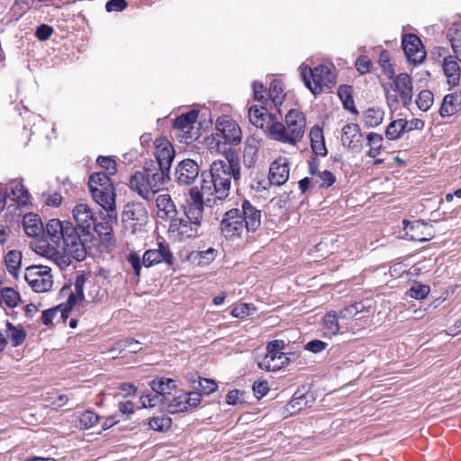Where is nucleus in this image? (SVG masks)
Returning <instances> with one entry per match:
<instances>
[{"instance_id": "nucleus-19", "label": "nucleus", "mask_w": 461, "mask_h": 461, "mask_svg": "<svg viewBox=\"0 0 461 461\" xmlns=\"http://www.w3.org/2000/svg\"><path fill=\"white\" fill-rule=\"evenodd\" d=\"M199 175V166L193 159H184L176 167L175 176L179 185H189Z\"/></svg>"}, {"instance_id": "nucleus-34", "label": "nucleus", "mask_w": 461, "mask_h": 461, "mask_svg": "<svg viewBox=\"0 0 461 461\" xmlns=\"http://www.w3.org/2000/svg\"><path fill=\"white\" fill-rule=\"evenodd\" d=\"M189 195H190V205L197 206L200 208H203L204 203H211L213 202V203H216L217 200H214V194H207L203 192V182L201 183V187L198 188L197 186H194L190 188L189 190Z\"/></svg>"}, {"instance_id": "nucleus-35", "label": "nucleus", "mask_w": 461, "mask_h": 461, "mask_svg": "<svg viewBox=\"0 0 461 461\" xmlns=\"http://www.w3.org/2000/svg\"><path fill=\"white\" fill-rule=\"evenodd\" d=\"M71 308H68L67 303H61L55 308L45 310L41 314L42 323L47 326L52 324L53 320L59 313L60 315V319L65 321L68 317Z\"/></svg>"}, {"instance_id": "nucleus-60", "label": "nucleus", "mask_w": 461, "mask_h": 461, "mask_svg": "<svg viewBox=\"0 0 461 461\" xmlns=\"http://www.w3.org/2000/svg\"><path fill=\"white\" fill-rule=\"evenodd\" d=\"M253 309L249 303H240L236 305L232 311L231 315L235 318H244L250 314V310Z\"/></svg>"}, {"instance_id": "nucleus-23", "label": "nucleus", "mask_w": 461, "mask_h": 461, "mask_svg": "<svg viewBox=\"0 0 461 461\" xmlns=\"http://www.w3.org/2000/svg\"><path fill=\"white\" fill-rule=\"evenodd\" d=\"M249 122L257 128L264 130L269 135V127L276 121V116L269 113L263 106H251L249 110Z\"/></svg>"}, {"instance_id": "nucleus-50", "label": "nucleus", "mask_w": 461, "mask_h": 461, "mask_svg": "<svg viewBox=\"0 0 461 461\" xmlns=\"http://www.w3.org/2000/svg\"><path fill=\"white\" fill-rule=\"evenodd\" d=\"M203 208H200L197 206L188 204L185 207V214L183 216L184 219L189 220L193 222H197L201 224V221L203 218Z\"/></svg>"}, {"instance_id": "nucleus-2", "label": "nucleus", "mask_w": 461, "mask_h": 461, "mask_svg": "<svg viewBox=\"0 0 461 461\" xmlns=\"http://www.w3.org/2000/svg\"><path fill=\"white\" fill-rule=\"evenodd\" d=\"M241 129L236 121L223 115L216 121L215 132L206 139V146L211 153L229 155L231 146L240 143Z\"/></svg>"}, {"instance_id": "nucleus-31", "label": "nucleus", "mask_w": 461, "mask_h": 461, "mask_svg": "<svg viewBox=\"0 0 461 461\" xmlns=\"http://www.w3.org/2000/svg\"><path fill=\"white\" fill-rule=\"evenodd\" d=\"M456 59L453 56H447L443 61V71L448 84L452 86L457 85L460 78V67Z\"/></svg>"}, {"instance_id": "nucleus-49", "label": "nucleus", "mask_w": 461, "mask_h": 461, "mask_svg": "<svg viewBox=\"0 0 461 461\" xmlns=\"http://www.w3.org/2000/svg\"><path fill=\"white\" fill-rule=\"evenodd\" d=\"M149 426L155 431H164L171 427V419L166 416L154 417L149 420Z\"/></svg>"}, {"instance_id": "nucleus-41", "label": "nucleus", "mask_w": 461, "mask_h": 461, "mask_svg": "<svg viewBox=\"0 0 461 461\" xmlns=\"http://www.w3.org/2000/svg\"><path fill=\"white\" fill-rule=\"evenodd\" d=\"M77 427L79 429H88L94 427L99 420V416L92 410H86L77 416Z\"/></svg>"}, {"instance_id": "nucleus-42", "label": "nucleus", "mask_w": 461, "mask_h": 461, "mask_svg": "<svg viewBox=\"0 0 461 461\" xmlns=\"http://www.w3.org/2000/svg\"><path fill=\"white\" fill-rule=\"evenodd\" d=\"M407 122L403 119H399L392 122L386 128L385 136L390 140H398L402 133L405 131Z\"/></svg>"}, {"instance_id": "nucleus-24", "label": "nucleus", "mask_w": 461, "mask_h": 461, "mask_svg": "<svg viewBox=\"0 0 461 461\" xmlns=\"http://www.w3.org/2000/svg\"><path fill=\"white\" fill-rule=\"evenodd\" d=\"M242 223L247 231L254 232L261 224V212L245 200L241 204Z\"/></svg>"}, {"instance_id": "nucleus-44", "label": "nucleus", "mask_w": 461, "mask_h": 461, "mask_svg": "<svg viewBox=\"0 0 461 461\" xmlns=\"http://www.w3.org/2000/svg\"><path fill=\"white\" fill-rule=\"evenodd\" d=\"M338 94L343 103L344 108L354 113H357V111L356 110L354 99L352 97L351 87L348 86H341L339 88Z\"/></svg>"}, {"instance_id": "nucleus-22", "label": "nucleus", "mask_w": 461, "mask_h": 461, "mask_svg": "<svg viewBox=\"0 0 461 461\" xmlns=\"http://www.w3.org/2000/svg\"><path fill=\"white\" fill-rule=\"evenodd\" d=\"M363 134L357 123H347L341 130V142L344 147L351 150L361 148Z\"/></svg>"}, {"instance_id": "nucleus-29", "label": "nucleus", "mask_w": 461, "mask_h": 461, "mask_svg": "<svg viewBox=\"0 0 461 461\" xmlns=\"http://www.w3.org/2000/svg\"><path fill=\"white\" fill-rule=\"evenodd\" d=\"M69 221H61L59 219H51L46 224V232L50 240L56 245L60 246L65 227H68Z\"/></svg>"}, {"instance_id": "nucleus-43", "label": "nucleus", "mask_w": 461, "mask_h": 461, "mask_svg": "<svg viewBox=\"0 0 461 461\" xmlns=\"http://www.w3.org/2000/svg\"><path fill=\"white\" fill-rule=\"evenodd\" d=\"M20 301L19 294L13 288L5 287L0 290V304L5 303L8 307L17 306Z\"/></svg>"}, {"instance_id": "nucleus-40", "label": "nucleus", "mask_w": 461, "mask_h": 461, "mask_svg": "<svg viewBox=\"0 0 461 461\" xmlns=\"http://www.w3.org/2000/svg\"><path fill=\"white\" fill-rule=\"evenodd\" d=\"M366 140L369 147L366 156L369 158L377 157L383 149V136L375 132H370L367 134Z\"/></svg>"}, {"instance_id": "nucleus-36", "label": "nucleus", "mask_w": 461, "mask_h": 461, "mask_svg": "<svg viewBox=\"0 0 461 461\" xmlns=\"http://www.w3.org/2000/svg\"><path fill=\"white\" fill-rule=\"evenodd\" d=\"M9 194L18 203L25 205L29 202V193L21 181H12L8 185Z\"/></svg>"}, {"instance_id": "nucleus-8", "label": "nucleus", "mask_w": 461, "mask_h": 461, "mask_svg": "<svg viewBox=\"0 0 461 461\" xmlns=\"http://www.w3.org/2000/svg\"><path fill=\"white\" fill-rule=\"evenodd\" d=\"M63 236L61 244H63L65 252L77 261L85 259L86 255V244L91 240V235L81 231L69 222L68 227H65Z\"/></svg>"}, {"instance_id": "nucleus-57", "label": "nucleus", "mask_w": 461, "mask_h": 461, "mask_svg": "<svg viewBox=\"0 0 461 461\" xmlns=\"http://www.w3.org/2000/svg\"><path fill=\"white\" fill-rule=\"evenodd\" d=\"M140 402H141L142 407L152 408L158 404L163 405V396H161L159 394H156L154 393L153 394H147V395L141 396Z\"/></svg>"}, {"instance_id": "nucleus-7", "label": "nucleus", "mask_w": 461, "mask_h": 461, "mask_svg": "<svg viewBox=\"0 0 461 461\" xmlns=\"http://www.w3.org/2000/svg\"><path fill=\"white\" fill-rule=\"evenodd\" d=\"M300 73L304 85L314 95L320 94L323 87H331L335 84L334 73L326 66L320 65L313 69L301 65Z\"/></svg>"}, {"instance_id": "nucleus-1", "label": "nucleus", "mask_w": 461, "mask_h": 461, "mask_svg": "<svg viewBox=\"0 0 461 461\" xmlns=\"http://www.w3.org/2000/svg\"><path fill=\"white\" fill-rule=\"evenodd\" d=\"M240 175V163L233 154L227 155L226 160H215L211 165L210 173L201 175L203 192L213 194L214 200H225L230 194L231 180H238Z\"/></svg>"}, {"instance_id": "nucleus-6", "label": "nucleus", "mask_w": 461, "mask_h": 461, "mask_svg": "<svg viewBox=\"0 0 461 461\" xmlns=\"http://www.w3.org/2000/svg\"><path fill=\"white\" fill-rule=\"evenodd\" d=\"M128 262L131 264L137 276L140 275L141 266L150 267L155 265L165 263L167 266H172L175 262V258L167 244L159 242L157 249H150L144 252L142 258L136 253H130L127 258Z\"/></svg>"}, {"instance_id": "nucleus-53", "label": "nucleus", "mask_w": 461, "mask_h": 461, "mask_svg": "<svg viewBox=\"0 0 461 461\" xmlns=\"http://www.w3.org/2000/svg\"><path fill=\"white\" fill-rule=\"evenodd\" d=\"M335 176L329 170L319 172L315 182L319 184L320 187L328 188L335 183Z\"/></svg>"}, {"instance_id": "nucleus-26", "label": "nucleus", "mask_w": 461, "mask_h": 461, "mask_svg": "<svg viewBox=\"0 0 461 461\" xmlns=\"http://www.w3.org/2000/svg\"><path fill=\"white\" fill-rule=\"evenodd\" d=\"M157 215L164 221H170L176 218L177 214L176 207L171 196L168 194H162L156 198Z\"/></svg>"}, {"instance_id": "nucleus-46", "label": "nucleus", "mask_w": 461, "mask_h": 461, "mask_svg": "<svg viewBox=\"0 0 461 461\" xmlns=\"http://www.w3.org/2000/svg\"><path fill=\"white\" fill-rule=\"evenodd\" d=\"M365 306L362 303H355L341 309L338 315L340 319L349 320L363 312Z\"/></svg>"}, {"instance_id": "nucleus-45", "label": "nucleus", "mask_w": 461, "mask_h": 461, "mask_svg": "<svg viewBox=\"0 0 461 461\" xmlns=\"http://www.w3.org/2000/svg\"><path fill=\"white\" fill-rule=\"evenodd\" d=\"M283 87L277 80H273L270 83L268 95L276 107L280 106L283 103Z\"/></svg>"}, {"instance_id": "nucleus-27", "label": "nucleus", "mask_w": 461, "mask_h": 461, "mask_svg": "<svg viewBox=\"0 0 461 461\" xmlns=\"http://www.w3.org/2000/svg\"><path fill=\"white\" fill-rule=\"evenodd\" d=\"M86 281V277L85 274H77L74 283L75 291H71L70 286H63L61 289V294L63 295H68V298L67 300L68 308H73L77 304V303L82 301L84 299V286Z\"/></svg>"}, {"instance_id": "nucleus-62", "label": "nucleus", "mask_w": 461, "mask_h": 461, "mask_svg": "<svg viewBox=\"0 0 461 461\" xmlns=\"http://www.w3.org/2000/svg\"><path fill=\"white\" fill-rule=\"evenodd\" d=\"M69 255L65 256L58 251H52L50 258L59 266V268H64L70 264Z\"/></svg>"}, {"instance_id": "nucleus-3", "label": "nucleus", "mask_w": 461, "mask_h": 461, "mask_svg": "<svg viewBox=\"0 0 461 461\" xmlns=\"http://www.w3.org/2000/svg\"><path fill=\"white\" fill-rule=\"evenodd\" d=\"M305 125L304 114L296 109H291L285 114V123L276 120L268 126L269 137L276 141L295 145L302 140Z\"/></svg>"}, {"instance_id": "nucleus-38", "label": "nucleus", "mask_w": 461, "mask_h": 461, "mask_svg": "<svg viewBox=\"0 0 461 461\" xmlns=\"http://www.w3.org/2000/svg\"><path fill=\"white\" fill-rule=\"evenodd\" d=\"M140 342L131 338H127L117 341L110 349V352L116 351L118 353H137L141 350Z\"/></svg>"}, {"instance_id": "nucleus-11", "label": "nucleus", "mask_w": 461, "mask_h": 461, "mask_svg": "<svg viewBox=\"0 0 461 461\" xmlns=\"http://www.w3.org/2000/svg\"><path fill=\"white\" fill-rule=\"evenodd\" d=\"M198 112L192 110L175 120L174 128L178 131L176 137L181 142L190 144L199 138V128L195 127Z\"/></svg>"}, {"instance_id": "nucleus-39", "label": "nucleus", "mask_w": 461, "mask_h": 461, "mask_svg": "<svg viewBox=\"0 0 461 461\" xmlns=\"http://www.w3.org/2000/svg\"><path fill=\"white\" fill-rule=\"evenodd\" d=\"M384 111L379 107L368 108L364 113V122L368 128H375L383 122Z\"/></svg>"}, {"instance_id": "nucleus-58", "label": "nucleus", "mask_w": 461, "mask_h": 461, "mask_svg": "<svg viewBox=\"0 0 461 461\" xmlns=\"http://www.w3.org/2000/svg\"><path fill=\"white\" fill-rule=\"evenodd\" d=\"M218 251L212 248L198 252V265H208L212 262Z\"/></svg>"}, {"instance_id": "nucleus-47", "label": "nucleus", "mask_w": 461, "mask_h": 461, "mask_svg": "<svg viewBox=\"0 0 461 461\" xmlns=\"http://www.w3.org/2000/svg\"><path fill=\"white\" fill-rule=\"evenodd\" d=\"M416 104L420 110L428 111L433 104V94L429 90H422L418 95Z\"/></svg>"}, {"instance_id": "nucleus-61", "label": "nucleus", "mask_w": 461, "mask_h": 461, "mask_svg": "<svg viewBox=\"0 0 461 461\" xmlns=\"http://www.w3.org/2000/svg\"><path fill=\"white\" fill-rule=\"evenodd\" d=\"M199 386L205 394H210L215 392L218 388L215 381L201 377H199Z\"/></svg>"}, {"instance_id": "nucleus-10", "label": "nucleus", "mask_w": 461, "mask_h": 461, "mask_svg": "<svg viewBox=\"0 0 461 461\" xmlns=\"http://www.w3.org/2000/svg\"><path fill=\"white\" fill-rule=\"evenodd\" d=\"M50 272V267L47 266L33 265L26 267L24 278L34 292L45 293L50 290L53 285Z\"/></svg>"}, {"instance_id": "nucleus-51", "label": "nucleus", "mask_w": 461, "mask_h": 461, "mask_svg": "<svg viewBox=\"0 0 461 461\" xmlns=\"http://www.w3.org/2000/svg\"><path fill=\"white\" fill-rule=\"evenodd\" d=\"M449 36L455 58L461 62V28L456 29Z\"/></svg>"}, {"instance_id": "nucleus-30", "label": "nucleus", "mask_w": 461, "mask_h": 461, "mask_svg": "<svg viewBox=\"0 0 461 461\" xmlns=\"http://www.w3.org/2000/svg\"><path fill=\"white\" fill-rule=\"evenodd\" d=\"M459 110H461V95L453 93L444 97L439 113L442 117H447L456 113Z\"/></svg>"}, {"instance_id": "nucleus-18", "label": "nucleus", "mask_w": 461, "mask_h": 461, "mask_svg": "<svg viewBox=\"0 0 461 461\" xmlns=\"http://www.w3.org/2000/svg\"><path fill=\"white\" fill-rule=\"evenodd\" d=\"M148 212L140 203H129L122 212V221L131 224L133 231L137 227L145 225L148 221Z\"/></svg>"}, {"instance_id": "nucleus-37", "label": "nucleus", "mask_w": 461, "mask_h": 461, "mask_svg": "<svg viewBox=\"0 0 461 461\" xmlns=\"http://www.w3.org/2000/svg\"><path fill=\"white\" fill-rule=\"evenodd\" d=\"M339 315L335 312H328L323 317V336L331 338L337 335L340 330L338 319Z\"/></svg>"}, {"instance_id": "nucleus-20", "label": "nucleus", "mask_w": 461, "mask_h": 461, "mask_svg": "<svg viewBox=\"0 0 461 461\" xmlns=\"http://www.w3.org/2000/svg\"><path fill=\"white\" fill-rule=\"evenodd\" d=\"M73 218L77 229L91 235L92 227L95 225V217L90 207L86 203L76 205L72 211Z\"/></svg>"}, {"instance_id": "nucleus-5", "label": "nucleus", "mask_w": 461, "mask_h": 461, "mask_svg": "<svg viewBox=\"0 0 461 461\" xmlns=\"http://www.w3.org/2000/svg\"><path fill=\"white\" fill-rule=\"evenodd\" d=\"M168 179L169 176L163 172L146 168L143 171H136L131 176L129 187L144 200L150 201Z\"/></svg>"}, {"instance_id": "nucleus-16", "label": "nucleus", "mask_w": 461, "mask_h": 461, "mask_svg": "<svg viewBox=\"0 0 461 461\" xmlns=\"http://www.w3.org/2000/svg\"><path fill=\"white\" fill-rule=\"evenodd\" d=\"M402 49L409 62L417 65L426 58V51L420 38L414 34H407L402 38Z\"/></svg>"}, {"instance_id": "nucleus-28", "label": "nucleus", "mask_w": 461, "mask_h": 461, "mask_svg": "<svg viewBox=\"0 0 461 461\" xmlns=\"http://www.w3.org/2000/svg\"><path fill=\"white\" fill-rule=\"evenodd\" d=\"M23 226L24 232L31 238H40L44 233L43 223L36 213H27L23 216Z\"/></svg>"}, {"instance_id": "nucleus-14", "label": "nucleus", "mask_w": 461, "mask_h": 461, "mask_svg": "<svg viewBox=\"0 0 461 461\" xmlns=\"http://www.w3.org/2000/svg\"><path fill=\"white\" fill-rule=\"evenodd\" d=\"M155 157L158 164L157 170L169 176V169L175 158V150L170 141L166 138H158L154 142Z\"/></svg>"}, {"instance_id": "nucleus-54", "label": "nucleus", "mask_w": 461, "mask_h": 461, "mask_svg": "<svg viewBox=\"0 0 461 461\" xmlns=\"http://www.w3.org/2000/svg\"><path fill=\"white\" fill-rule=\"evenodd\" d=\"M430 288L426 285H415L409 289L410 297L421 300L424 299L429 294Z\"/></svg>"}, {"instance_id": "nucleus-32", "label": "nucleus", "mask_w": 461, "mask_h": 461, "mask_svg": "<svg viewBox=\"0 0 461 461\" xmlns=\"http://www.w3.org/2000/svg\"><path fill=\"white\" fill-rule=\"evenodd\" d=\"M5 336L11 342L12 346L14 348L21 346L24 342L27 336L23 327L21 325H14L10 321L5 322Z\"/></svg>"}, {"instance_id": "nucleus-15", "label": "nucleus", "mask_w": 461, "mask_h": 461, "mask_svg": "<svg viewBox=\"0 0 461 461\" xmlns=\"http://www.w3.org/2000/svg\"><path fill=\"white\" fill-rule=\"evenodd\" d=\"M200 223L190 221L183 217L175 218L169 224L168 231L176 239L185 240L200 235Z\"/></svg>"}, {"instance_id": "nucleus-25", "label": "nucleus", "mask_w": 461, "mask_h": 461, "mask_svg": "<svg viewBox=\"0 0 461 461\" xmlns=\"http://www.w3.org/2000/svg\"><path fill=\"white\" fill-rule=\"evenodd\" d=\"M394 92H397L404 106L411 103L413 90L412 80L406 73H401L395 77L393 81Z\"/></svg>"}, {"instance_id": "nucleus-64", "label": "nucleus", "mask_w": 461, "mask_h": 461, "mask_svg": "<svg viewBox=\"0 0 461 461\" xmlns=\"http://www.w3.org/2000/svg\"><path fill=\"white\" fill-rule=\"evenodd\" d=\"M252 388H253V392H254L255 395L258 398H261V397L267 395V393L269 391L267 382H266V381L255 382L253 384Z\"/></svg>"}, {"instance_id": "nucleus-33", "label": "nucleus", "mask_w": 461, "mask_h": 461, "mask_svg": "<svg viewBox=\"0 0 461 461\" xmlns=\"http://www.w3.org/2000/svg\"><path fill=\"white\" fill-rule=\"evenodd\" d=\"M149 385L156 394L163 396V402L172 394V390L176 389V382L169 378L152 380Z\"/></svg>"}, {"instance_id": "nucleus-52", "label": "nucleus", "mask_w": 461, "mask_h": 461, "mask_svg": "<svg viewBox=\"0 0 461 461\" xmlns=\"http://www.w3.org/2000/svg\"><path fill=\"white\" fill-rule=\"evenodd\" d=\"M5 261L9 271L16 270L21 265L22 254L17 250H11L6 254Z\"/></svg>"}, {"instance_id": "nucleus-59", "label": "nucleus", "mask_w": 461, "mask_h": 461, "mask_svg": "<svg viewBox=\"0 0 461 461\" xmlns=\"http://www.w3.org/2000/svg\"><path fill=\"white\" fill-rule=\"evenodd\" d=\"M54 30L48 24H41L36 28L35 36L40 41H47L53 34Z\"/></svg>"}, {"instance_id": "nucleus-56", "label": "nucleus", "mask_w": 461, "mask_h": 461, "mask_svg": "<svg viewBox=\"0 0 461 461\" xmlns=\"http://www.w3.org/2000/svg\"><path fill=\"white\" fill-rule=\"evenodd\" d=\"M306 397L307 395L305 393H302L298 391L294 394L293 398L288 403V406L293 411H300L307 405Z\"/></svg>"}, {"instance_id": "nucleus-12", "label": "nucleus", "mask_w": 461, "mask_h": 461, "mask_svg": "<svg viewBox=\"0 0 461 461\" xmlns=\"http://www.w3.org/2000/svg\"><path fill=\"white\" fill-rule=\"evenodd\" d=\"M201 402V393L197 392L182 393L175 391L167 401L164 402L163 406L167 408L170 413H177L187 411L189 409L196 407Z\"/></svg>"}, {"instance_id": "nucleus-48", "label": "nucleus", "mask_w": 461, "mask_h": 461, "mask_svg": "<svg viewBox=\"0 0 461 461\" xmlns=\"http://www.w3.org/2000/svg\"><path fill=\"white\" fill-rule=\"evenodd\" d=\"M98 165L104 169L106 176H114L117 172V165L114 159L111 157L100 156L97 158Z\"/></svg>"}, {"instance_id": "nucleus-4", "label": "nucleus", "mask_w": 461, "mask_h": 461, "mask_svg": "<svg viewBox=\"0 0 461 461\" xmlns=\"http://www.w3.org/2000/svg\"><path fill=\"white\" fill-rule=\"evenodd\" d=\"M88 186L94 201L107 212L110 221H117L115 190L109 176L94 173L88 180Z\"/></svg>"}, {"instance_id": "nucleus-17", "label": "nucleus", "mask_w": 461, "mask_h": 461, "mask_svg": "<svg viewBox=\"0 0 461 461\" xmlns=\"http://www.w3.org/2000/svg\"><path fill=\"white\" fill-rule=\"evenodd\" d=\"M405 236L414 241H428L433 238L432 227L422 221H409L403 220Z\"/></svg>"}, {"instance_id": "nucleus-9", "label": "nucleus", "mask_w": 461, "mask_h": 461, "mask_svg": "<svg viewBox=\"0 0 461 461\" xmlns=\"http://www.w3.org/2000/svg\"><path fill=\"white\" fill-rule=\"evenodd\" d=\"M285 343L283 340H273L267 347V353L262 359L258 361L260 369L267 372L276 371L285 366L290 361L287 355L281 350Z\"/></svg>"}, {"instance_id": "nucleus-55", "label": "nucleus", "mask_w": 461, "mask_h": 461, "mask_svg": "<svg viewBox=\"0 0 461 461\" xmlns=\"http://www.w3.org/2000/svg\"><path fill=\"white\" fill-rule=\"evenodd\" d=\"M379 64L383 68L384 73L388 78L394 77L393 68L390 63V55L387 51H382L379 57Z\"/></svg>"}, {"instance_id": "nucleus-13", "label": "nucleus", "mask_w": 461, "mask_h": 461, "mask_svg": "<svg viewBox=\"0 0 461 461\" xmlns=\"http://www.w3.org/2000/svg\"><path fill=\"white\" fill-rule=\"evenodd\" d=\"M244 230L240 209H230L224 213L221 221V230L227 240H234L240 238Z\"/></svg>"}, {"instance_id": "nucleus-63", "label": "nucleus", "mask_w": 461, "mask_h": 461, "mask_svg": "<svg viewBox=\"0 0 461 461\" xmlns=\"http://www.w3.org/2000/svg\"><path fill=\"white\" fill-rule=\"evenodd\" d=\"M126 7L127 2L125 0H109L105 5L107 12H121Z\"/></svg>"}, {"instance_id": "nucleus-21", "label": "nucleus", "mask_w": 461, "mask_h": 461, "mask_svg": "<svg viewBox=\"0 0 461 461\" xmlns=\"http://www.w3.org/2000/svg\"><path fill=\"white\" fill-rule=\"evenodd\" d=\"M289 174L288 159L286 158H279L271 163L268 179L271 185L280 186L287 182Z\"/></svg>"}]
</instances>
